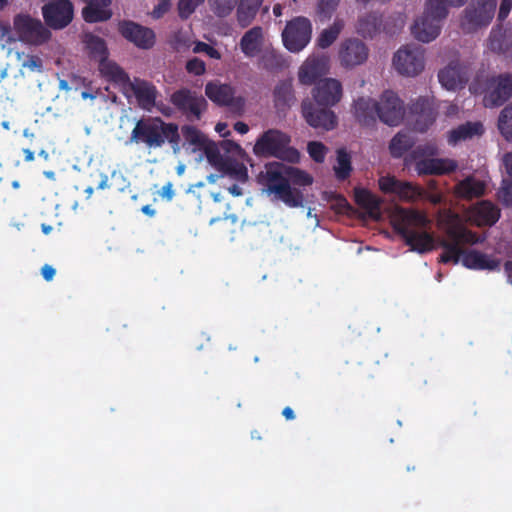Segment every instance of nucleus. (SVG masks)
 <instances>
[{"label": "nucleus", "mask_w": 512, "mask_h": 512, "mask_svg": "<svg viewBox=\"0 0 512 512\" xmlns=\"http://www.w3.org/2000/svg\"><path fill=\"white\" fill-rule=\"evenodd\" d=\"M415 143L414 138L407 132H398L390 141L389 150L394 158L402 157Z\"/></svg>", "instance_id": "obj_38"}, {"label": "nucleus", "mask_w": 512, "mask_h": 512, "mask_svg": "<svg viewBox=\"0 0 512 512\" xmlns=\"http://www.w3.org/2000/svg\"><path fill=\"white\" fill-rule=\"evenodd\" d=\"M504 267L507 273L508 280L512 284V261H507Z\"/></svg>", "instance_id": "obj_64"}, {"label": "nucleus", "mask_w": 512, "mask_h": 512, "mask_svg": "<svg viewBox=\"0 0 512 512\" xmlns=\"http://www.w3.org/2000/svg\"><path fill=\"white\" fill-rule=\"evenodd\" d=\"M324 64L319 59H308L300 67L298 78L304 85L314 84L323 74Z\"/></svg>", "instance_id": "obj_35"}, {"label": "nucleus", "mask_w": 512, "mask_h": 512, "mask_svg": "<svg viewBox=\"0 0 512 512\" xmlns=\"http://www.w3.org/2000/svg\"><path fill=\"white\" fill-rule=\"evenodd\" d=\"M483 132L482 123L468 121L448 132V143L450 145H456L461 141L472 139L474 136H480Z\"/></svg>", "instance_id": "obj_30"}, {"label": "nucleus", "mask_w": 512, "mask_h": 512, "mask_svg": "<svg viewBox=\"0 0 512 512\" xmlns=\"http://www.w3.org/2000/svg\"><path fill=\"white\" fill-rule=\"evenodd\" d=\"M203 2L204 0H179L177 5L179 17L182 20L188 19Z\"/></svg>", "instance_id": "obj_49"}, {"label": "nucleus", "mask_w": 512, "mask_h": 512, "mask_svg": "<svg viewBox=\"0 0 512 512\" xmlns=\"http://www.w3.org/2000/svg\"><path fill=\"white\" fill-rule=\"evenodd\" d=\"M118 32L124 39L140 49H151L156 42V35L151 28L142 26L132 20L120 21Z\"/></svg>", "instance_id": "obj_16"}, {"label": "nucleus", "mask_w": 512, "mask_h": 512, "mask_svg": "<svg viewBox=\"0 0 512 512\" xmlns=\"http://www.w3.org/2000/svg\"><path fill=\"white\" fill-rule=\"evenodd\" d=\"M497 0H472L464 10L461 28L466 33H472L488 26L496 11Z\"/></svg>", "instance_id": "obj_7"}, {"label": "nucleus", "mask_w": 512, "mask_h": 512, "mask_svg": "<svg viewBox=\"0 0 512 512\" xmlns=\"http://www.w3.org/2000/svg\"><path fill=\"white\" fill-rule=\"evenodd\" d=\"M85 44L91 53L104 60L107 56V46L104 39L94 34H87L85 36Z\"/></svg>", "instance_id": "obj_44"}, {"label": "nucleus", "mask_w": 512, "mask_h": 512, "mask_svg": "<svg viewBox=\"0 0 512 512\" xmlns=\"http://www.w3.org/2000/svg\"><path fill=\"white\" fill-rule=\"evenodd\" d=\"M42 14L47 26L62 29L71 23L74 9L69 0H57L45 4L42 7Z\"/></svg>", "instance_id": "obj_17"}, {"label": "nucleus", "mask_w": 512, "mask_h": 512, "mask_svg": "<svg viewBox=\"0 0 512 512\" xmlns=\"http://www.w3.org/2000/svg\"><path fill=\"white\" fill-rule=\"evenodd\" d=\"M338 181L347 180L352 172L351 156L345 148L336 151V164L333 166Z\"/></svg>", "instance_id": "obj_39"}, {"label": "nucleus", "mask_w": 512, "mask_h": 512, "mask_svg": "<svg viewBox=\"0 0 512 512\" xmlns=\"http://www.w3.org/2000/svg\"><path fill=\"white\" fill-rule=\"evenodd\" d=\"M56 270L48 264L41 268V274L46 281H51L55 276Z\"/></svg>", "instance_id": "obj_58"}, {"label": "nucleus", "mask_w": 512, "mask_h": 512, "mask_svg": "<svg viewBox=\"0 0 512 512\" xmlns=\"http://www.w3.org/2000/svg\"><path fill=\"white\" fill-rule=\"evenodd\" d=\"M186 70L188 73L200 76L203 75L206 71V65L204 61L195 57L187 61Z\"/></svg>", "instance_id": "obj_53"}, {"label": "nucleus", "mask_w": 512, "mask_h": 512, "mask_svg": "<svg viewBox=\"0 0 512 512\" xmlns=\"http://www.w3.org/2000/svg\"><path fill=\"white\" fill-rule=\"evenodd\" d=\"M311 37V21L303 16L294 17L288 21L282 32L284 47L292 53L302 51L310 43Z\"/></svg>", "instance_id": "obj_8"}, {"label": "nucleus", "mask_w": 512, "mask_h": 512, "mask_svg": "<svg viewBox=\"0 0 512 512\" xmlns=\"http://www.w3.org/2000/svg\"><path fill=\"white\" fill-rule=\"evenodd\" d=\"M512 9V0H502L499 11H498V20L503 21L507 18L510 11Z\"/></svg>", "instance_id": "obj_56"}, {"label": "nucleus", "mask_w": 512, "mask_h": 512, "mask_svg": "<svg viewBox=\"0 0 512 512\" xmlns=\"http://www.w3.org/2000/svg\"><path fill=\"white\" fill-rule=\"evenodd\" d=\"M379 188L385 194H395L400 200L414 202L426 197V191L419 185L401 181L394 176H383L379 179Z\"/></svg>", "instance_id": "obj_14"}, {"label": "nucleus", "mask_w": 512, "mask_h": 512, "mask_svg": "<svg viewBox=\"0 0 512 512\" xmlns=\"http://www.w3.org/2000/svg\"><path fill=\"white\" fill-rule=\"evenodd\" d=\"M430 224L431 221L424 212L402 209L394 222V229L412 251L424 254L434 250L438 241L427 231Z\"/></svg>", "instance_id": "obj_1"}, {"label": "nucleus", "mask_w": 512, "mask_h": 512, "mask_svg": "<svg viewBox=\"0 0 512 512\" xmlns=\"http://www.w3.org/2000/svg\"><path fill=\"white\" fill-rule=\"evenodd\" d=\"M498 128L508 141H512V103L501 111L498 118Z\"/></svg>", "instance_id": "obj_43"}, {"label": "nucleus", "mask_w": 512, "mask_h": 512, "mask_svg": "<svg viewBox=\"0 0 512 512\" xmlns=\"http://www.w3.org/2000/svg\"><path fill=\"white\" fill-rule=\"evenodd\" d=\"M162 198L167 199L168 201L172 200L174 197L173 184L171 182L166 183L160 192Z\"/></svg>", "instance_id": "obj_57"}, {"label": "nucleus", "mask_w": 512, "mask_h": 512, "mask_svg": "<svg viewBox=\"0 0 512 512\" xmlns=\"http://www.w3.org/2000/svg\"><path fill=\"white\" fill-rule=\"evenodd\" d=\"M446 236L452 240H455L459 246L462 244L473 245L481 242L479 236L475 232L461 225L449 226L446 229Z\"/></svg>", "instance_id": "obj_37"}, {"label": "nucleus", "mask_w": 512, "mask_h": 512, "mask_svg": "<svg viewBox=\"0 0 512 512\" xmlns=\"http://www.w3.org/2000/svg\"><path fill=\"white\" fill-rule=\"evenodd\" d=\"M290 137L276 129L265 131L256 141L253 152L260 157H275L290 163H297L300 154L290 147Z\"/></svg>", "instance_id": "obj_4"}, {"label": "nucleus", "mask_w": 512, "mask_h": 512, "mask_svg": "<svg viewBox=\"0 0 512 512\" xmlns=\"http://www.w3.org/2000/svg\"><path fill=\"white\" fill-rule=\"evenodd\" d=\"M205 152L208 162L217 170L224 173L233 172V163L230 159L224 158L220 153L219 148L209 141L202 147Z\"/></svg>", "instance_id": "obj_33"}, {"label": "nucleus", "mask_w": 512, "mask_h": 512, "mask_svg": "<svg viewBox=\"0 0 512 512\" xmlns=\"http://www.w3.org/2000/svg\"><path fill=\"white\" fill-rule=\"evenodd\" d=\"M274 106L279 112H285L296 101L291 80L280 81L273 90Z\"/></svg>", "instance_id": "obj_29"}, {"label": "nucleus", "mask_w": 512, "mask_h": 512, "mask_svg": "<svg viewBox=\"0 0 512 512\" xmlns=\"http://www.w3.org/2000/svg\"><path fill=\"white\" fill-rule=\"evenodd\" d=\"M309 156L317 163H322L325 160L327 148L318 141H311L307 145Z\"/></svg>", "instance_id": "obj_51"}, {"label": "nucleus", "mask_w": 512, "mask_h": 512, "mask_svg": "<svg viewBox=\"0 0 512 512\" xmlns=\"http://www.w3.org/2000/svg\"><path fill=\"white\" fill-rule=\"evenodd\" d=\"M354 115L363 126H371L377 119V101L360 97L354 101Z\"/></svg>", "instance_id": "obj_28"}, {"label": "nucleus", "mask_w": 512, "mask_h": 512, "mask_svg": "<svg viewBox=\"0 0 512 512\" xmlns=\"http://www.w3.org/2000/svg\"><path fill=\"white\" fill-rule=\"evenodd\" d=\"M414 115L413 129L417 132H426L436 120V112L430 103L423 98L418 99L411 107Z\"/></svg>", "instance_id": "obj_24"}, {"label": "nucleus", "mask_w": 512, "mask_h": 512, "mask_svg": "<svg viewBox=\"0 0 512 512\" xmlns=\"http://www.w3.org/2000/svg\"><path fill=\"white\" fill-rule=\"evenodd\" d=\"M441 247L443 249V253L439 257V261L441 263H454L457 264L461 261L463 254L466 252L459 246V244L450 238L439 239L436 244V248Z\"/></svg>", "instance_id": "obj_34"}, {"label": "nucleus", "mask_w": 512, "mask_h": 512, "mask_svg": "<svg viewBox=\"0 0 512 512\" xmlns=\"http://www.w3.org/2000/svg\"><path fill=\"white\" fill-rule=\"evenodd\" d=\"M331 106L318 105L311 100H303L301 104L302 116L307 124L315 129L332 130L337 126V116L330 109Z\"/></svg>", "instance_id": "obj_12"}, {"label": "nucleus", "mask_w": 512, "mask_h": 512, "mask_svg": "<svg viewBox=\"0 0 512 512\" xmlns=\"http://www.w3.org/2000/svg\"><path fill=\"white\" fill-rule=\"evenodd\" d=\"M258 10L237 5V22L241 28L248 27L255 19Z\"/></svg>", "instance_id": "obj_48"}, {"label": "nucleus", "mask_w": 512, "mask_h": 512, "mask_svg": "<svg viewBox=\"0 0 512 512\" xmlns=\"http://www.w3.org/2000/svg\"><path fill=\"white\" fill-rule=\"evenodd\" d=\"M264 0H239L238 4L244 7H250L259 11Z\"/></svg>", "instance_id": "obj_59"}, {"label": "nucleus", "mask_w": 512, "mask_h": 512, "mask_svg": "<svg viewBox=\"0 0 512 512\" xmlns=\"http://www.w3.org/2000/svg\"><path fill=\"white\" fill-rule=\"evenodd\" d=\"M500 209L491 201L482 200L467 211L469 222L478 227L493 226L500 218Z\"/></svg>", "instance_id": "obj_20"}, {"label": "nucleus", "mask_w": 512, "mask_h": 512, "mask_svg": "<svg viewBox=\"0 0 512 512\" xmlns=\"http://www.w3.org/2000/svg\"><path fill=\"white\" fill-rule=\"evenodd\" d=\"M488 47L495 53H503L506 50L505 39L503 35L492 30L489 36Z\"/></svg>", "instance_id": "obj_52"}, {"label": "nucleus", "mask_w": 512, "mask_h": 512, "mask_svg": "<svg viewBox=\"0 0 512 512\" xmlns=\"http://www.w3.org/2000/svg\"><path fill=\"white\" fill-rule=\"evenodd\" d=\"M503 163L509 178H512V152L506 153L503 157Z\"/></svg>", "instance_id": "obj_60"}, {"label": "nucleus", "mask_w": 512, "mask_h": 512, "mask_svg": "<svg viewBox=\"0 0 512 512\" xmlns=\"http://www.w3.org/2000/svg\"><path fill=\"white\" fill-rule=\"evenodd\" d=\"M469 90L474 93H484L483 103L487 108L503 105L512 97V74L502 73L486 79L485 87L481 88L478 77L470 84Z\"/></svg>", "instance_id": "obj_5"}, {"label": "nucleus", "mask_w": 512, "mask_h": 512, "mask_svg": "<svg viewBox=\"0 0 512 512\" xmlns=\"http://www.w3.org/2000/svg\"><path fill=\"white\" fill-rule=\"evenodd\" d=\"M486 185L483 181L469 176L456 185V193L465 199L478 198L484 195Z\"/></svg>", "instance_id": "obj_32"}, {"label": "nucleus", "mask_w": 512, "mask_h": 512, "mask_svg": "<svg viewBox=\"0 0 512 512\" xmlns=\"http://www.w3.org/2000/svg\"><path fill=\"white\" fill-rule=\"evenodd\" d=\"M173 107L188 121H198L207 109L206 99L199 93L183 87L174 91L169 98Z\"/></svg>", "instance_id": "obj_6"}, {"label": "nucleus", "mask_w": 512, "mask_h": 512, "mask_svg": "<svg viewBox=\"0 0 512 512\" xmlns=\"http://www.w3.org/2000/svg\"><path fill=\"white\" fill-rule=\"evenodd\" d=\"M238 2L239 0H209L211 10L220 18L229 16Z\"/></svg>", "instance_id": "obj_45"}, {"label": "nucleus", "mask_w": 512, "mask_h": 512, "mask_svg": "<svg viewBox=\"0 0 512 512\" xmlns=\"http://www.w3.org/2000/svg\"><path fill=\"white\" fill-rule=\"evenodd\" d=\"M263 43V28L261 26H254L244 33L239 46L246 57L253 58L261 52Z\"/></svg>", "instance_id": "obj_27"}, {"label": "nucleus", "mask_w": 512, "mask_h": 512, "mask_svg": "<svg viewBox=\"0 0 512 512\" xmlns=\"http://www.w3.org/2000/svg\"><path fill=\"white\" fill-rule=\"evenodd\" d=\"M445 18L439 15L435 5L427 0L423 14L411 26V33L418 41L429 43L439 36Z\"/></svg>", "instance_id": "obj_9"}, {"label": "nucleus", "mask_w": 512, "mask_h": 512, "mask_svg": "<svg viewBox=\"0 0 512 512\" xmlns=\"http://www.w3.org/2000/svg\"><path fill=\"white\" fill-rule=\"evenodd\" d=\"M393 65L401 75H418L424 69V49L416 44L399 48L394 54Z\"/></svg>", "instance_id": "obj_11"}, {"label": "nucleus", "mask_w": 512, "mask_h": 512, "mask_svg": "<svg viewBox=\"0 0 512 512\" xmlns=\"http://www.w3.org/2000/svg\"><path fill=\"white\" fill-rule=\"evenodd\" d=\"M404 115L403 101L395 92L391 90L384 91L377 102V118L389 126H397L403 120Z\"/></svg>", "instance_id": "obj_15"}, {"label": "nucleus", "mask_w": 512, "mask_h": 512, "mask_svg": "<svg viewBox=\"0 0 512 512\" xmlns=\"http://www.w3.org/2000/svg\"><path fill=\"white\" fill-rule=\"evenodd\" d=\"M129 142L143 144L148 149L161 148L168 142L176 149L180 143L179 127L176 123L165 122L160 117H142L132 129Z\"/></svg>", "instance_id": "obj_2"}, {"label": "nucleus", "mask_w": 512, "mask_h": 512, "mask_svg": "<svg viewBox=\"0 0 512 512\" xmlns=\"http://www.w3.org/2000/svg\"><path fill=\"white\" fill-rule=\"evenodd\" d=\"M222 147L227 151V152H232L234 150H237L240 148V146L233 142V141H230V140H226V141H223L222 142Z\"/></svg>", "instance_id": "obj_62"}, {"label": "nucleus", "mask_w": 512, "mask_h": 512, "mask_svg": "<svg viewBox=\"0 0 512 512\" xmlns=\"http://www.w3.org/2000/svg\"><path fill=\"white\" fill-rule=\"evenodd\" d=\"M369 50L364 42L359 39L345 40L339 50L341 65L346 68H353L363 64L368 58Z\"/></svg>", "instance_id": "obj_19"}, {"label": "nucleus", "mask_w": 512, "mask_h": 512, "mask_svg": "<svg viewBox=\"0 0 512 512\" xmlns=\"http://www.w3.org/2000/svg\"><path fill=\"white\" fill-rule=\"evenodd\" d=\"M182 135L185 142L194 146V149H202L208 141L205 135L194 126L184 125L182 127Z\"/></svg>", "instance_id": "obj_42"}, {"label": "nucleus", "mask_w": 512, "mask_h": 512, "mask_svg": "<svg viewBox=\"0 0 512 512\" xmlns=\"http://www.w3.org/2000/svg\"><path fill=\"white\" fill-rule=\"evenodd\" d=\"M108 180L109 179H108L107 175H105V174L101 175V181L97 185V189L98 190H104V189H107V188H111L112 184H109Z\"/></svg>", "instance_id": "obj_63"}, {"label": "nucleus", "mask_w": 512, "mask_h": 512, "mask_svg": "<svg viewBox=\"0 0 512 512\" xmlns=\"http://www.w3.org/2000/svg\"><path fill=\"white\" fill-rule=\"evenodd\" d=\"M235 91L229 84L208 82L205 86V95L219 106H228L233 110H242L245 105L243 97H235Z\"/></svg>", "instance_id": "obj_18"}, {"label": "nucleus", "mask_w": 512, "mask_h": 512, "mask_svg": "<svg viewBox=\"0 0 512 512\" xmlns=\"http://www.w3.org/2000/svg\"><path fill=\"white\" fill-rule=\"evenodd\" d=\"M457 163L451 159L424 158L415 164L418 175H445L457 169Z\"/></svg>", "instance_id": "obj_23"}, {"label": "nucleus", "mask_w": 512, "mask_h": 512, "mask_svg": "<svg viewBox=\"0 0 512 512\" xmlns=\"http://www.w3.org/2000/svg\"><path fill=\"white\" fill-rule=\"evenodd\" d=\"M383 30V14L379 11L367 12L359 16L356 24L357 33L363 38L372 39Z\"/></svg>", "instance_id": "obj_25"}, {"label": "nucleus", "mask_w": 512, "mask_h": 512, "mask_svg": "<svg viewBox=\"0 0 512 512\" xmlns=\"http://www.w3.org/2000/svg\"><path fill=\"white\" fill-rule=\"evenodd\" d=\"M260 63L268 71L281 70L286 64L283 56L275 49H266L260 57Z\"/></svg>", "instance_id": "obj_41"}, {"label": "nucleus", "mask_w": 512, "mask_h": 512, "mask_svg": "<svg viewBox=\"0 0 512 512\" xmlns=\"http://www.w3.org/2000/svg\"><path fill=\"white\" fill-rule=\"evenodd\" d=\"M472 74V67L468 61L452 60L438 72L441 85L447 90L456 91L464 88Z\"/></svg>", "instance_id": "obj_13"}, {"label": "nucleus", "mask_w": 512, "mask_h": 512, "mask_svg": "<svg viewBox=\"0 0 512 512\" xmlns=\"http://www.w3.org/2000/svg\"><path fill=\"white\" fill-rule=\"evenodd\" d=\"M463 266L472 270L499 269L500 261L477 250H467L461 259Z\"/></svg>", "instance_id": "obj_26"}, {"label": "nucleus", "mask_w": 512, "mask_h": 512, "mask_svg": "<svg viewBox=\"0 0 512 512\" xmlns=\"http://www.w3.org/2000/svg\"><path fill=\"white\" fill-rule=\"evenodd\" d=\"M234 130L240 134H246L249 131V127L246 123L238 121L234 124Z\"/></svg>", "instance_id": "obj_61"}, {"label": "nucleus", "mask_w": 512, "mask_h": 512, "mask_svg": "<svg viewBox=\"0 0 512 512\" xmlns=\"http://www.w3.org/2000/svg\"><path fill=\"white\" fill-rule=\"evenodd\" d=\"M286 174L290 185L309 186L313 183L312 176L299 168L287 166Z\"/></svg>", "instance_id": "obj_46"}, {"label": "nucleus", "mask_w": 512, "mask_h": 512, "mask_svg": "<svg viewBox=\"0 0 512 512\" xmlns=\"http://www.w3.org/2000/svg\"><path fill=\"white\" fill-rule=\"evenodd\" d=\"M499 201L506 207H512V178H504L497 192Z\"/></svg>", "instance_id": "obj_50"}, {"label": "nucleus", "mask_w": 512, "mask_h": 512, "mask_svg": "<svg viewBox=\"0 0 512 512\" xmlns=\"http://www.w3.org/2000/svg\"><path fill=\"white\" fill-rule=\"evenodd\" d=\"M340 0H318L316 14L321 22L329 20L336 11Z\"/></svg>", "instance_id": "obj_47"}, {"label": "nucleus", "mask_w": 512, "mask_h": 512, "mask_svg": "<svg viewBox=\"0 0 512 512\" xmlns=\"http://www.w3.org/2000/svg\"><path fill=\"white\" fill-rule=\"evenodd\" d=\"M171 8V0H158V4L152 11V16L155 19L163 17Z\"/></svg>", "instance_id": "obj_55"}, {"label": "nucleus", "mask_w": 512, "mask_h": 512, "mask_svg": "<svg viewBox=\"0 0 512 512\" xmlns=\"http://www.w3.org/2000/svg\"><path fill=\"white\" fill-rule=\"evenodd\" d=\"M354 200L361 209L368 213L369 216L374 218L379 216L381 201L369 190L364 188H355Z\"/></svg>", "instance_id": "obj_31"}, {"label": "nucleus", "mask_w": 512, "mask_h": 512, "mask_svg": "<svg viewBox=\"0 0 512 512\" xmlns=\"http://www.w3.org/2000/svg\"><path fill=\"white\" fill-rule=\"evenodd\" d=\"M128 85L140 108L146 111H151L155 107L158 90L152 82L140 78H134V80L130 81Z\"/></svg>", "instance_id": "obj_22"}, {"label": "nucleus", "mask_w": 512, "mask_h": 512, "mask_svg": "<svg viewBox=\"0 0 512 512\" xmlns=\"http://www.w3.org/2000/svg\"><path fill=\"white\" fill-rule=\"evenodd\" d=\"M343 28V20L335 19L329 28L324 29L320 33L319 37L317 38V45L322 49L330 47L336 41Z\"/></svg>", "instance_id": "obj_40"}, {"label": "nucleus", "mask_w": 512, "mask_h": 512, "mask_svg": "<svg viewBox=\"0 0 512 512\" xmlns=\"http://www.w3.org/2000/svg\"><path fill=\"white\" fill-rule=\"evenodd\" d=\"M193 51L195 53H205L212 59L219 60L221 58V53L213 46L205 42H197L196 45L194 46Z\"/></svg>", "instance_id": "obj_54"}, {"label": "nucleus", "mask_w": 512, "mask_h": 512, "mask_svg": "<svg viewBox=\"0 0 512 512\" xmlns=\"http://www.w3.org/2000/svg\"><path fill=\"white\" fill-rule=\"evenodd\" d=\"M287 166L279 162H270L265 165V170L258 175V182L268 195H274L286 206L291 208L303 207L304 196L300 189L289 184L286 174Z\"/></svg>", "instance_id": "obj_3"}, {"label": "nucleus", "mask_w": 512, "mask_h": 512, "mask_svg": "<svg viewBox=\"0 0 512 512\" xmlns=\"http://www.w3.org/2000/svg\"><path fill=\"white\" fill-rule=\"evenodd\" d=\"M100 72L108 80L117 84H129L128 74L115 62L104 61L100 63Z\"/></svg>", "instance_id": "obj_36"}, {"label": "nucleus", "mask_w": 512, "mask_h": 512, "mask_svg": "<svg viewBox=\"0 0 512 512\" xmlns=\"http://www.w3.org/2000/svg\"><path fill=\"white\" fill-rule=\"evenodd\" d=\"M312 96L318 105L334 106L341 100L342 85L332 78L320 80L313 88Z\"/></svg>", "instance_id": "obj_21"}, {"label": "nucleus", "mask_w": 512, "mask_h": 512, "mask_svg": "<svg viewBox=\"0 0 512 512\" xmlns=\"http://www.w3.org/2000/svg\"><path fill=\"white\" fill-rule=\"evenodd\" d=\"M13 27L19 39L29 44L40 45L51 37V32L39 19L27 14H17L13 20Z\"/></svg>", "instance_id": "obj_10"}]
</instances>
